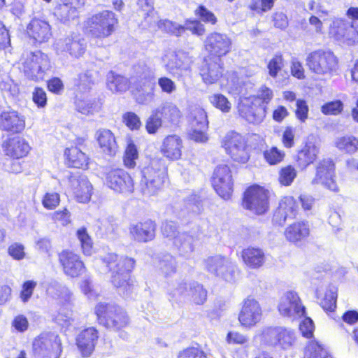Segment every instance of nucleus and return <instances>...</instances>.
<instances>
[{
    "label": "nucleus",
    "mask_w": 358,
    "mask_h": 358,
    "mask_svg": "<svg viewBox=\"0 0 358 358\" xmlns=\"http://www.w3.org/2000/svg\"><path fill=\"white\" fill-rule=\"evenodd\" d=\"M134 259L108 253L96 259V266L100 273L110 272L111 282L120 294L128 296L131 291L130 272L134 267Z\"/></svg>",
    "instance_id": "1"
},
{
    "label": "nucleus",
    "mask_w": 358,
    "mask_h": 358,
    "mask_svg": "<svg viewBox=\"0 0 358 358\" xmlns=\"http://www.w3.org/2000/svg\"><path fill=\"white\" fill-rule=\"evenodd\" d=\"M139 189L143 195L152 196L160 192L166 178V168L162 158L152 159L141 171Z\"/></svg>",
    "instance_id": "2"
},
{
    "label": "nucleus",
    "mask_w": 358,
    "mask_h": 358,
    "mask_svg": "<svg viewBox=\"0 0 358 358\" xmlns=\"http://www.w3.org/2000/svg\"><path fill=\"white\" fill-rule=\"evenodd\" d=\"M306 64L316 76L331 78L338 74V59L330 50H316L308 54Z\"/></svg>",
    "instance_id": "3"
},
{
    "label": "nucleus",
    "mask_w": 358,
    "mask_h": 358,
    "mask_svg": "<svg viewBox=\"0 0 358 358\" xmlns=\"http://www.w3.org/2000/svg\"><path fill=\"white\" fill-rule=\"evenodd\" d=\"M117 22L115 14L106 10L88 17L84 22V29L92 37L104 38L114 32Z\"/></svg>",
    "instance_id": "4"
},
{
    "label": "nucleus",
    "mask_w": 358,
    "mask_h": 358,
    "mask_svg": "<svg viewBox=\"0 0 358 358\" xmlns=\"http://www.w3.org/2000/svg\"><path fill=\"white\" fill-rule=\"evenodd\" d=\"M95 313L99 323L108 329L119 330L129 324L127 313L114 304L100 303L95 308Z\"/></svg>",
    "instance_id": "5"
},
{
    "label": "nucleus",
    "mask_w": 358,
    "mask_h": 358,
    "mask_svg": "<svg viewBox=\"0 0 358 358\" xmlns=\"http://www.w3.org/2000/svg\"><path fill=\"white\" fill-rule=\"evenodd\" d=\"M62 351L61 339L55 333H42L32 343L34 358H59Z\"/></svg>",
    "instance_id": "6"
},
{
    "label": "nucleus",
    "mask_w": 358,
    "mask_h": 358,
    "mask_svg": "<svg viewBox=\"0 0 358 358\" xmlns=\"http://www.w3.org/2000/svg\"><path fill=\"white\" fill-rule=\"evenodd\" d=\"M22 65L24 76L34 81L43 80L51 68L48 57L40 51L27 55Z\"/></svg>",
    "instance_id": "7"
},
{
    "label": "nucleus",
    "mask_w": 358,
    "mask_h": 358,
    "mask_svg": "<svg viewBox=\"0 0 358 358\" xmlns=\"http://www.w3.org/2000/svg\"><path fill=\"white\" fill-rule=\"evenodd\" d=\"M262 339L270 345L284 350L292 348L296 343L294 331L283 327L265 328L262 332Z\"/></svg>",
    "instance_id": "8"
},
{
    "label": "nucleus",
    "mask_w": 358,
    "mask_h": 358,
    "mask_svg": "<svg viewBox=\"0 0 358 358\" xmlns=\"http://www.w3.org/2000/svg\"><path fill=\"white\" fill-rule=\"evenodd\" d=\"M330 37L346 45L358 42V24L341 18H334L329 28Z\"/></svg>",
    "instance_id": "9"
},
{
    "label": "nucleus",
    "mask_w": 358,
    "mask_h": 358,
    "mask_svg": "<svg viewBox=\"0 0 358 358\" xmlns=\"http://www.w3.org/2000/svg\"><path fill=\"white\" fill-rule=\"evenodd\" d=\"M222 146L234 161L246 163L249 159L245 138L238 133L230 131L222 140Z\"/></svg>",
    "instance_id": "10"
},
{
    "label": "nucleus",
    "mask_w": 358,
    "mask_h": 358,
    "mask_svg": "<svg viewBox=\"0 0 358 358\" xmlns=\"http://www.w3.org/2000/svg\"><path fill=\"white\" fill-rule=\"evenodd\" d=\"M257 98H242L238 105L240 116L249 123L259 124L262 123L266 115L267 106L258 105Z\"/></svg>",
    "instance_id": "11"
},
{
    "label": "nucleus",
    "mask_w": 358,
    "mask_h": 358,
    "mask_svg": "<svg viewBox=\"0 0 358 358\" xmlns=\"http://www.w3.org/2000/svg\"><path fill=\"white\" fill-rule=\"evenodd\" d=\"M243 206L257 215L264 213L268 208L266 190L259 186L249 187L245 192Z\"/></svg>",
    "instance_id": "12"
},
{
    "label": "nucleus",
    "mask_w": 358,
    "mask_h": 358,
    "mask_svg": "<svg viewBox=\"0 0 358 358\" xmlns=\"http://www.w3.org/2000/svg\"><path fill=\"white\" fill-rule=\"evenodd\" d=\"M232 41L225 34L213 32L209 34L205 41V50L210 57L221 60V57L227 55L231 50Z\"/></svg>",
    "instance_id": "13"
},
{
    "label": "nucleus",
    "mask_w": 358,
    "mask_h": 358,
    "mask_svg": "<svg viewBox=\"0 0 358 358\" xmlns=\"http://www.w3.org/2000/svg\"><path fill=\"white\" fill-rule=\"evenodd\" d=\"M170 295L176 301L189 298L196 304H202L206 300L207 292L196 282H182L170 293Z\"/></svg>",
    "instance_id": "14"
},
{
    "label": "nucleus",
    "mask_w": 358,
    "mask_h": 358,
    "mask_svg": "<svg viewBox=\"0 0 358 358\" xmlns=\"http://www.w3.org/2000/svg\"><path fill=\"white\" fill-rule=\"evenodd\" d=\"M212 185L216 192L224 199L230 198L233 192L231 171L226 164H220L214 170Z\"/></svg>",
    "instance_id": "15"
},
{
    "label": "nucleus",
    "mask_w": 358,
    "mask_h": 358,
    "mask_svg": "<svg viewBox=\"0 0 358 358\" xmlns=\"http://www.w3.org/2000/svg\"><path fill=\"white\" fill-rule=\"evenodd\" d=\"M192 62V58L187 53L179 52L169 55L164 68L169 73L180 80L191 73Z\"/></svg>",
    "instance_id": "16"
},
{
    "label": "nucleus",
    "mask_w": 358,
    "mask_h": 358,
    "mask_svg": "<svg viewBox=\"0 0 358 358\" xmlns=\"http://www.w3.org/2000/svg\"><path fill=\"white\" fill-rule=\"evenodd\" d=\"M106 185L114 192L131 194L134 190V182L131 176L121 169H112L106 173Z\"/></svg>",
    "instance_id": "17"
},
{
    "label": "nucleus",
    "mask_w": 358,
    "mask_h": 358,
    "mask_svg": "<svg viewBox=\"0 0 358 358\" xmlns=\"http://www.w3.org/2000/svg\"><path fill=\"white\" fill-rule=\"evenodd\" d=\"M262 318V309L258 301L251 296L245 299L238 314V321L245 328L256 326Z\"/></svg>",
    "instance_id": "18"
},
{
    "label": "nucleus",
    "mask_w": 358,
    "mask_h": 358,
    "mask_svg": "<svg viewBox=\"0 0 358 358\" xmlns=\"http://www.w3.org/2000/svg\"><path fill=\"white\" fill-rule=\"evenodd\" d=\"M205 266L209 272L226 281L231 282L234 280L236 265L227 257L221 255L210 257L206 259Z\"/></svg>",
    "instance_id": "19"
},
{
    "label": "nucleus",
    "mask_w": 358,
    "mask_h": 358,
    "mask_svg": "<svg viewBox=\"0 0 358 358\" xmlns=\"http://www.w3.org/2000/svg\"><path fill=\"white\" fill-rule=\"evenodd\" d=\"M315 176L312 184H320L333 192H338V187L335 181V166L331 159L320 161L315 166Z\"/></svg>",
    "instance_id": "20"
},
{
    "label": "nucleus",
    "mask_w": 358,
    "mask_h": 358,
    "mask_svg": "<svg viewBox=\"0 0 358 358\" xmlns=\"http://www.w3.org/2000/svg\"><path fill=\"white\" fill-rule=\"evenodd\" d=\"M278 310L282 316L294 320L303 316L306 309L297 293L289 291L281 297Z\"/></svg>",
    "instance_id": "21"
},
{
    "label": "nucleus",
    "mask_w": 358,
    "mask_h": 358,
    "mask_svg": "<svg viewBox=\"0 0 358 358\" xmlns=\"http://www.w3.org/2000/svg\"><path fill=\"white\" fill-rule=\"evenodd\" d=\"M58 257L65 275L76 278L85 271L84 264L78 254L69 250H64L59 254Z\"/></svg>",
    "instance_id": "22"
},
{
    "label": "nucleus",
    "mask_w": 358,
    "mask_h": 358,
    "mask_svg": "<svg viewBox=\"0 0 358 358\" xmlns=\"http://www.w3.org/2000/svg\"><path fill=\"white\" fill-rule=\"evenodd\" d=\"M29 37L35 42L42 43L48 41L52 37V29L49 22L42 18L34 17L27 26Z\"/></svg>",
    "instance_id": "23"
},
{
    "label": "nucleus",
    "mask_w": 358,
    "mask_h": 358,
    "mask_svg": "<svg viewBox=\"0 0 358 358\" xmlns=\"http://www.w3.org/2000/svg\"><path fill=\"white\" fill-rule=\"evenodd\" d=\"M220 62L221 60L210 57L203 59L200 68V75L206 84L215 83L222 76L223 69Z\"/></svg>",
    "instance_id": "24"
},
{
    "label": "nucleus",
    "mask_w": 358,
    "mask_h": 358,
    "mask_svg": "<svg viewBox=\"0 0 358 358\" xmlns=\"http://www.w3.org/2000/svg\"><path fill=\"white\" fill-rule=\"evenodd\" d=\"M183 141L176 134H171L166 136L160 147L162 155L170 160H178L182 156Z\"/></svg>",
    "instance_id": "25"
},
{
    "label": "nucleus",
    "mask_w": 358,
    "mask_h": 358,
    "mask_svg": "<svg viewBox=\"0 0 358 358\" xmlns=\"http://www.w3.org/2000/svg\"><path fill=\"white\" fill-rule=\"evenodd\" d=\"M296 213L297 204L294 199L289 196H285L279 202L273 221L278 225H282L287 218H294Z\"/></svg>",
    "instance_id": "26"
},
{
    "label": "nucleus",
    "mask_w": 358,
    "mask_h": 358,
    "mask_svg": "<svg viewBox=\"0 0 358 358\" xmlns=\"http://www.w3.org/2000/svg\"><path fill=\"white\" fill-rule=\"evenodd\" d=\"M24 127V118L17 111H3L0 114V129L11 133H19Z\"/></svg>",
    "instance_id": "27"
},
{
    "label": "nucleus",
    "mask_w": 358,
    "mask_h": 358,
    "mask_svg": "<svg viewBox=\"0 0 358 358\" xmlns=\"http://www.w3.org/2000/svg\"><path fill=\"white\" fill-rule=\"evenodd\" d=\"M156 225L150 220L132 224L129 227V234L132 238L138 242L152 241L155 236Z\"/></svg>",
    "instance_id": "28"
},
{
    "label": "nucleus",
    "mask_w": 358,
    "mask_h": 358,
    "mask_svg": "<svg viewBox=\"0 0 358 358\" xmlns=\"http://www.w3.org/2000/svg\"><path fill=\"white\" fill-rule=\"evenodd\" d=\"M319 153V147L314 136H309L302 149L297 155V165L301 169H305L313 163Z\"/></svg>",
    "instance_id": "29"
},
{
    "label": "nucleus",
    "mask_w": 358,
    "mask_h": 358,
    "mask_svg": "<svg viewBox=\"0 0 358 358\" xmlns=\"http://www.w3.org/2000/svg\"><path fill=\"white\" fill-rule=\"evenodd\" d=\"M70 182L74 196L78 202L87 203L90 200L92 186L85 176H71Z\"/></svg>",
    "instance_id": "30"
},
{
    "label": "nucleus",
    "mask_w": 358,
    "mask_h": 358,
    "mask_svg": "<svg viewBox=\"0 0 358 358\" xmlns=\"http://www.w3.org/2000/svg\"><path fill=\"white\" fill-rule=\"evenodd\" d=\"M97 338L98 331L94 327L85 329L78 334L76 342L83 356L88 357L92 354Z\"/></svg>",
    "instance_id": "31"
},
{
    "label": "nucleus",
    "mask_w": 358,
    "mask_h": 358,
    "mask_svg": "<svg viewBox=\"0 0 358 358\" xmlns=\"http://www.w3.org/2000/svg\"><path fill=\"white\" fill-rule=\"evenodd\" d=\"M5 154L13 158H21L26 156L30 150L28 143L19 136L6 141L3 144Z\"/></svg>",
    "instance_id": "32"
},
{
    "label": "nucleus",
    "mask_w": 358,
    "mask_h": 358,
    "mask_svg": "<svg viewBox=\"0 0 358 358\" xmlns=\"http://www.w3.org/2000/svg\"><path fill=\"white\" fill-rule=\"evenodd\" d=\"M96 138L101 151L108 155H115L118 146L114 134L109 129H99Z\"/></svg>",
    "instance_id": "33"
},
{
    "label": "nucleus",
    "mask_w": 358,
    "mask_h": 358,
    "mask_svg": "<svg viewBox=\"0 0 358 358\" xmlns=\"http://www.w3.org/2000/svg\"><path fill=\"white\" fill-rule=\"evenodd\" d=\"M60 48L68 52L71 56L80 57L86 50L85 40L78 35L67 37L58 44Z\"/></svg>",
    "instance_id": "34"
},
{
    "label": "nucleus",
    "mask_w": 358,
    "mask_h": 358,
    "mask_svg": "<svg viewBox=\"0 0 358 358\" xmlns=\"http://www.w3.org/2000/svg\"><path fill=\"white\" fill-rule=\"evenodd\" d=\"M309 234V224L306 222H294L288 226L285 231L286 239L294 243L305 240Z\"/></svg>",
    "instance_id": "35"
},
{
    "label": "nucleus",
    "mask_w": 358,
    "mask_h": 358,
    "mask_svg": "<svg viewBox=\"0 0 358 358\" xmlns=\"http://www.w3.org/2000/svg\"><path fill=\"white\" fill-rule=\"evenodd\" d=\"M155 110L162 117L164 124L176 123L182 116L181 111L178 106L170 101L162 103Z\"/></svg>",
    "instance_id": "36"
},
{
    "label": "nucleus",
    "mask_w": 358,
    "mask_h": 358,
    "mask_svg": "<svg viewBox=\"0 0 358 358\" xmlns=\"http://www.w3.org/2000/svg\"><path fill=\"white\" fill-rule=\"evenodd\" d=\"M242 259L249 268H258L264 264L265 255L259 248H248L242 251Z\"/></svg>",
    "instance_id": "37"
},
{
    "label": "nucleus",
    "mask_w": 358,
    "mask_h": 358,
    "mask_svg": "<svg viewBox=\"0 0 358 358\" xmlns=\"http://www.w3.org/2000/svg\"><path fill=\"white\" fill-rule=\"evenodd\" d=\"M140 89H138V94H136V101L141 104H148L155 99V83L151 78L141 79L140 81Z\"/></svg>",
    "instance_id": "38"
},
{
    "label": "nucleus",
    "mask_w": 358,
    "mask_h": 358,
    "mask_svg": "<svg viewBox=\"0 0 358 358\" xmlns=\"http://www.w3.org/2000/svg\"><path fill=\"white\" fill-rule=\"evenodd\" d=\"M194 238L186 233H181L176 238L173 244L180 256L187 257L194 250Z\"/></svg>",
    "instance_id": "39"
},
{
    "label": "nucleus",
    "mask_w": 358,
    "mask_h": 358,
    "mask_svg": "<svg viewBox=\"0 0 358 358\" xmlns=\"http://www.w3.org/2000/svg\"><path fill=\"white\" fill-rule=\"evenodd\" d=\"M65 155L69 166L78 168L86 169L88 165V157L77 147H71L65 150Z\"/></svg>",
    "instance_id": "40"
},
{
    "label": "nucleus",
    "mask_w": 358,
    "mask_h": 358,
    "mask_svg": "<svg viewBox=\"0 0 358 358\" xmlns=\"http://www.w3.org/2000/svg\"><path fill=\"white\" fill-rule=\"evenodd\" d=\"M107 86L113 92H122L129 89V81L127 78L110 71L107 75Z\"/></svg>",
    "instance_id": "41"
},
{
    "label": "nucleus",
    "mask_w": 358,
    "mask_h": 358,
    "mask_svg": "<svg viewBox=\"0 0 358 358\" xmlns=\"http://www.w3.org/2000/svg\"><path fill=\"white\" fill-rule=\"evenodd\" d=\"M317 295L319 303L324 310L332 311L334 310L337 297L335 287H329L324 294H322L320 291L317 290Z\"/></svg>",
    "instance_id": "42"
},
{
    "label": "nucleus",
    "mask_w": 358,
    "mask_h": 358,
    "mask_svg": "<svg viewBox=\"0 0 358 358\" xmlns=\"http://www.w3.org/2000/svg\"><path fill=\"white\" fill-rule=\"evenodd\" d=\"M189 119L190 127H199L202 129L208 128L206 112L199 106H194L191 109Z\"/></svg>",
    "instance_id": "43"
},
{
    "label": "nucleus",
    "mask_w": 358,
    "mask_h": 358,
    "mask_svg": "<svg viewBox=\"0 0 358 358\" xmlns=\"http://www.w3.org/2000/svg\"><path fill=\"white\" fill-rule=\"evenodd\" d=\"M305 358H332L328 352L315 340L308 342L305 348Z\"/></svg>",
    "instance_id": "44"
},
{
    "label": "nucleus",
    "mask_w": 358,
    "mask_h": 358,
    "mask_svg": "<svg viewBox=\"0 0 358 358\" xmlns=\"http://www.w3.org/2000/svg\"><path fill=\"white\" fill-rule=\"evenodd\" d=\"M335 145L341 151L354 153L358 150V138L353 136L338 137L335 141Z\"/></svg>",
    "instance_id": "45"
},
{
    "label": "nucleus",
    "mask_w": 358,
    "mask_h": 358,
    "mask_svg": "<svg viewBox=\"0 0 358 358\" xmlns=\"http://www.w3.org/2000/svg\"><path fill=\"white\" fill-rule=\"evenodd\" d=\"M159 271L166 278L172 275L176 272V262L170 255H165L159 259L157 265Z\"/></svg>",
    "instance_id": "46"
},
{
    "label": "nucleus",
    "mask_w": 358,
    "mask_h": 358,
    "mask_svg": "<svg viewBox=\"0 0 358 358\" xmlns=\"http://www.w3.org/2000/svg\"><path fill=\"white\" fill-rule=\"evenodd\" d=\"M67 3L62 2L55 9V15L61 21L66 22L77 17V9Z\"/></svg>",
    "instance_id": "47"
},
{
    "label": "nucleus",
    "mask_w": 358,
    "mask_h": 358,
    "mask_svg": "<svg viewBox=\"0 0 358 358\" xmlns=\"http://www.w3.org/2000/svg\"><path fill=\"white\" fill-rule=\"evenodd\" d=\"M157 27L162 31L176 36H180L183 34L182 24L167 19L159 20Z\"/></svg>",
    "instance_id": "48"
},
{
    "label": "nucleus",
    "mask_w": 358,
    "mask_h": 358,
    "mask_svg": "<svg viewBox=\"0 0 358 358\" xmlns=\"http://www.w3.org/2000/svg\"><path fill=\"white\" fill-rule=\"evenodd\" d=\"M76 236L80 243L83 253L85 255H91L93 252V242L86 228H79L76 231Z\"/></svg>",
    "instance_id": "49"
},
{
    "label": "nucleus",
    "mask_w": 358,
    "mask_h": 358,
    "mask_svg": "<svg viewBox=\"0 0 358 358\" xmlns=\"http://www.w3.org/2000/svg\"><path fill=\"white\" fill-rule=\"evenodd\" d=\"M0 90L5 96L15 97L20 93L19 86L9 76H6L0 81Z\"/></svg>",
    "instance_id": "50"
},
{
    "label": "nucleus",
    "mask_w": 358,
    "mask_h": 358,
    "mask_svg": "<svg viewBox=\"0 0 358 358\" xmlns=\"http://www.w3.org/2000/svg\"><path fill=\"white\" fill-rule=\"evenodd\" d=\"M75 103L76 110L84 115L92 114L99 108L98 103L94 100L76 99Z\"/></svg>",
    "instance_id": "51"
},
{
    "label": "nucleus",
    "mask_w": 358,
    "mask_h": 358,
    "mask_svg": "<svg viewBox=\"0 0 358 358\" xmlns=\"http://www.w3.org/2000/svg\"><path fill=\"white\" fill-rule=\"evenodd\" d=\"M276 0H251L248 8L257 14L266 13L272 9Z\"/></svg>",
    "instance_id": "52"
},
{
    "label": "nucleus",
    "mask_w": 358,
    "mask_h": 358,
    "mask_svg": "<svg viewBox=\"0 0 358 358\" xmlns=\"http://www.w3.org/2000/svg\"><path fill=\"white\" fill-rule=\"evenodd\" d=\"M93 83L92 73L90 71L80 73L76 81L77 90L82 93L88 92Z\"/></svg>",
    "instance_id": "53"
},
{
    "label": "nucleus",
    "mask_w": 358,
    "mask_h": 358,
    "mask_svg": "<svg viewBox=\"0 0 358 358\" xmlns=\"http://www.w3.org/2000/svg\"><path fill=\"white\" fill-rule=\"evenodd\" d=\"M138 157V153L136 145L132 143H129L124 152L123 159L124 166L129 169L134 168Z\"/></svg>",
    "instance_id": "54"
},
{
    "label": "nucleus",
    "mask_w": 358,
    "mask_h": 358,
    "mask_svg": "<svg viewBox=\"0 0 358 358\" xmlns=\"http://www.w3.org/2000/svg\"><path fill=\"white\" fill-rule=\"evenodd\" d=\"M182 27L183 28V34L186 30H187L189 31L193 35L201 36L206 32L204 25L200 21L196 20H185L184 24L182 25Z\"/></svg>",
    "instance_id": "55"
},
{
    "label": "nucleus",
    "mask_w": 358,
    "mask_h": 358,
    "mask_svg": "<svg viewBox=\"0 0 358 358\" xmlns=\"http://www.w3.org/2000/svg\"><path fill=\"white\" fill-rule=\"evenodd\" d=\"M283 66L284 62L282 55L276 54L268 63L267 68L269 75L273 78H276Z\"/></svg>",
    "instance_id": "56"
},
{
    "label": "nucleus",
    "mask_w": 358,
    "mask_h": 358,
    "mask_svg": "<svg viewBox=\"0 0 358 358\" xmlns=\"http://www.w3.org/2000/svg\"><path fill=\"white\" fill-rule=\"evenodd\" d=\"M264 158L270 164H276L282 161L285 153L276 147L267 149L264 152Z\"/></svg>",
    "instance_id": "57"
},
{
    "label": "nucleus",
    "mask_w": 358,
    "mask_h": 358,
    "mask_svg": "<svg viewBox=\"0 0 358 358\" xmlns=\"http://www.w3.org/2000/svg\"><path fill=\"white\" fill-rule=\"evenodd\" d=\"M296 176V171L292 166H287L280 171L279 181L285 186L290 185Z\"/></svg>",
    "instance_id": "58"
},
{
    "label": "nucleus",
    "mask_w": 358,
    "mask_h": 358,
    "mask_svg": "<svg viewBox=\"0 0 358 358\" xmlns=\"http://www.w3.org/2000/svg\"><path fill=\"white\" fill-rule=\"evenodd\" d=\"M210 103L224 113L229 111L231 103L228 99L222 94H215L209 97Z\"/></svg>",
    "instance_id": "59"
},
{
    "label": "nucleus",
    "mask_w": 358,
    "mask_h": 358,
    "mask_svg": "<svg viewBox=\"0 0 358 358\" xmlns=\"http://www.w3.org/2000/svg\"><path fill=\"white\" fill-rule=\"evenodd\" d=\"M225 85L229 92L239 94L241 92L243 82L238 78V75L233 72L228 75Z\"/></svg>",
    "instance_id": "60"
},
{
    "label": "nucleus",
    "mask_w": 358,
    "mask_h": 358,
    "mask_svg": "<svg viewBox=\"0 0 358 358\" xmlns=\"http://www.w3.org/2000/svg\"><path fill=\"white\" fill-rule=\"evenodd\" d=\"M250 98H257L259 99L258 105L266 106L271 101L273 97L272 90L266 86H262L258 92L257 96H249Z\"/></svg>",
    "instance_id": "61"
},
{
    "label": "nucleus",
    "mask_w": 358,
    "mask_h": 358,
    "mask_svg": "<svg viewBox=\"0 0 358 358\" xmlns=\"http://www.w3.org/2000/svg\"><path fill=\"white\" fill-rule=\"evenodd\" d=\"M41 202L45 208L48 210L55 209L59 204V194L53 192H47L43 196Z\"/></svg>",
    "instance_id": "62"
},
{
    "label": "nucleus",
    "mask_w": 358,
    "mask_h": 358,
    "mask_svg": "<svg viewBox=\"0 0 358 358\" xmlns=\"http://www.w3.org/2000/svg\"><path fill=\"white\" fill-rule=\"evenodd\" d=\"M164 121L162 117L157 114L154 110L152 115L148 119L146 122V130L149 134H155L157 131L162 126Z\"/></svg>",
    "instance_id": "63"
},
{
    "label": "nucleus",
    "mask_w": 358,
    "mask_h": 358,
    "mask_svg": "<svg viewBox=\"0 0 358 358\" xmlns=\"http://www.w3.org/2000/svg\"><path fill=\"white\" fill-rule=\"evenodd\" d=\"M178 358H207V355L201 348L190 347L180 352Z\"/></svg>",
    "instance_id": "64"
}]
</instances>
